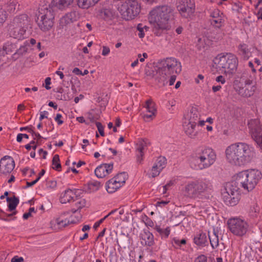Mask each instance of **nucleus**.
<instances>
[{
  "label": "nucleus",
  "mask_w": 262,
  "mask_h": 262,
  "mask_svg": "<svg viewBox=\"0 0 262 262\" xmlns=\"http://www.w3.org/2000/svg\"><path fill=\"white\" fill-rule=\"evenodd\" d=\"M7 17V12L5 10H0V23L2 24L5 21Z\"/></svg>",
  "instance_id": "49530a36"
},
{
  "label": "nucleus",
  "mask_w": 262,
  "mask_h": 262,
  "mask_svg": "<svg viewBox=\"0 0 262 262\" xmlns=\"http://www.w3.org/2000/svg\"><path fill=\"white\" fill-rule=\"evenodd\" d=\"M242 81L244 83L245 86L255 85V82L254 81L253 78L251 76H250L249 78H247L246 79H244L243 77Z\"/></svg>",
  "instance_id": "c03bdc74"
},
{
  "label": "nucleus",
  "mask_w": 262,
  "mask_h": 262,
  "mask_svg": "<svg viewBox=\"0 0 262 262\" xmlns=\"http://www.w3.org/2000/svg\"><path fill=\"white\" fill-rule=\"evenodd\" d=\"M52 13L48 9L44 10L43 13H40L37 17V24L39 28L43 31H47L53 26Z\"/></svg>",
  "instance_id": "ddd939ff"
},
{
  "label": "nucleus",
  "mask_w": 262,
  "mask_h": 262,
  "mask_svg": "<svg viewBox=\"0 0 262 262\" xmlns=\"http://www.w3.org/2000/svg\"><path fill=\"white\" fill-rule=\"evenodd\" d=\"M249 208L248 210L249 215L250 217L253 219H257L260 215V209L258 205L256 200H251V202L249 203Z\"/></svg>",
  "instance_id": "412c9836"
},
{
  "label": "nucleus",
  "mask_w": 262,
  "mask_h": 262,
  "mask_svg": "<svg viewBox=\"0 0 262 262\" xmlns=\"http://www.w3.org/2000/svg\"><path fill=\"white\" fill-rule=\"evenodd\" d=\"M182 191L186 198L205 201L212 197L213 186L210 181L206 179H198L188 182Z\"/></svg>",
  "instance_id": "7ed1b4c3"
},
{
  "label": "nucleus",
  "mask_w": 262,
  "mask_h": 262,
  "mask_svg": "<svg viewBox=\"0 0 262 262\" xmlns=\"http://www.w3.org/2000/svg\"><path fill=\"white\" fill-rule=\"evenodd\" d=\"M16 212L17 211H15L10 214H6L4 213L0 215V219L7 222L10 221V219H9V217H11L13 215L16 214Z\"/></svg>",
  "instance_id": "a18cd8bd"
},
{
  "label": "nucleus",
  "mask_w": 262,
  "mask_h": 262,
  "mask_svg": "<svg viewBox=\"0 0 262 262\" xmlns=\"http://www.w3.org/2000/svg\"><path fill=\"white\" fill-rule=\"evenodd\" d=\"M215 63L217 68L226 74H233L237 69L238 60L235 55L232 53H227L226 55L216 57Z\"/></svg>",
  "instance_id": "0eeeda50"
},
{
  "label": "nucleus",
  "mask_w": 262,
  "mask_h": 262,
  "mask_svg": "<svg viewBox=\"0 0 262 262\" xmlns=\"http://www.w3.org/2000/svg\"><path fill=\"white\" fill-rule=\"evenodd\" d=\"M140 238L142 240V245L151 247L155 244L153 234L149 230L144 229L140 234Z\"/></svg>",
  "instance_id": "aec40b11"
},
{
  "label": "nucleus",
  "mask_w": 262,
  "mask_h": 262,
  "mask_svg": "<svg viewBox=\"0 0 262 262\" xmlns=\"http://www.w3.org/2000/svg\"><path fill=\"white\" fill-rule=\"evenodd\" d=\"M74 0H53L52 4L59 9L63 10L70 6Z\"/></svg>",
  "instance_id": "cd10ccee"
},
{
  "label": "nucleus",
  "mask_w": 262,
  "mask_h": 262,
  "mask_svg": "<svg viewBox=\"0 0 262 262\" xmlns=\"http://www.w3.org/2000/svg\"><path fill=\"white\" fill-rule=\"evenodd\" d=\"M78 191H80L79 189H74L73 190L68 189L65 190L61 195L60 199V202L62 204L70 202L74 199V194H76V192Z\"/></svg>",
  "instance_id": "b1692460"
},
{
  "label": "nucleus",
  "mask_w": 262,
  "mask_h": 262,
  "mask_svg": "<svg viewBox=\"0 0 262 262\" xmlns=\"http://www.w3.org/2000/svg\"><path fill=\"white\" fill-rule=\"evenodd\" d=\"M207 258L204 255L199 256L195 260L194 262H207Z\"/></svg>",
  "instance_id": "864d4df0"
},
{
  "label": "nucleus",
  "mask_w": 262,
  "mask_h": 262,
  "mask_svg": "<svg viewBox=\"0 0 262 262\" xmlns=\"http://www.w3.org/2000/svg\"><path fill=\"white\" fill-rule=\"evenodd\" d=\"M96 125L100 135L101 136H104V127L102 124L100 122H97Z\"/></svg>",
  "instance_id": "8fccbe9b"
},
{
  "label": "nucleus",
  "mask_w": 262,
  "mask_h": 262,
  "mask_svg": "<svg viewBox=\"0 0 262 262\" xmlns=\"http://www.w3.org/2000/svg\"><path fill=\"white\" fill-rule=\"evenodd\" d=\"M158 70V66L154 67L151 66V67H146L145 69V74L147 76H148L150 78H155V79L158 82V79L157 78V71Z\"/></svg>",
  "instance_id": "7c9ffc66"
},
{
  "label": "nucleus",
  "mask_w": 262,
  "mask_h": 262,
  "mask_svg": "<svg viewBox=\"0 0 262 262\" xmlns=\"http://www.w3.org/2000/svg\"><path fill=\"white\" fill-rule=\"evenodd\" d=\"M261 172L256 169H250L239 172L231 186H236L239 189L248 191L253 190L261 178Z\"/></svg>",
  "instance_id": "20e7f679"
},
{
  "label": "nucleus",
  "mask_w": 262,
  "mask_h": 262,
  "mask_svg": "<svg viewBox=\"0 0 262 262\" xmlns=\"http://www.w3.org/2000/svg\"><path fill=\"white\" fill-rule=\"evenodd\" d=\"M45 83H46V86H45V88L47 90H50L51 89V87L49 86V85L51 84V78L50 77H47L46 79H45Z\"/></svg>",
  "instance_id": "052dcab7"
},
{
  "label": "nucleus",
  "mask_w": 262,
  "mask_h": 262,
  "mask_svg": "<svg viewBox=\"0 0 262 262\" xmlns=\"http://www.w3.org/2000/svg\"><path fill=\"white\" fill-rule=\"evenodd\" d=\"M47 186L48 187L54 188L56 186V182L55 181H50L48 182Z\"/></svg>",
  "instance_id": "0e129e2a"
},
{
  "label": "nucleus",
  "mask_w": 262,
  "mask_h": 262,
  "mask_svg": "<svg viewBox=\"0 0 262 262\" xmlns=\"http://www.w3.org/2000/svg\"><path fill=\"white\" fill-rule=\"evenodd\" d=\"M121 187V185H119V183L113 178L108 180L106 183V189L110 193L115 192Z\"/></svg>",
  "instance_id": "393cba45"
},
{
  "label": "nucleus",
  "mask_w": 262,
  "mask_h": 262,
  "mask_svg": "<svg viewBox=\"0 0 262 262\" xmlns=\"http://www.w3.org/2000/svg\"><path fill=\"white\" fill-rule=\"evenodd\" d=\"M225 154L227 161L236 166L249 163L255 157L254 147L244 142L231 144L226 149Z\"/></svg>",
  "instance_id": "f03ea898"
},
{
  "label": "nucleus",
  "mask_w": 262,
  "mask_h": 262,
  "mask_svg": "<svg viewBox=\"0 0 262 262\" xmlns=\"http://www.w3.org/2000/svg\"><path fill=\"white\" fill-rule=\"evenodd\" d=\"M148 140L147 139H140L138 141L137 144L136 152L139 154L144 153L145 147L147 146L148 144Z\"/></svg>",
  "instance_id": "72a5a7b5"
},
{
  "label": "nucleus",
  "mask_w": 262,
  "mask_h": 262,
  "mask_svg": "<svg viewBox=\"0 0 262 262\" xmlns=\"http://www.w3.org/2000/svg\"><path fill=\"white\" fill-rule=\"evenodd\" d=\"M210 22L213 27L220 28L224 24L223 13L218 9H214L210 12Z\"/></svg>",
  "instance_id": "f3484780"
},
{
  "label": "nucleus",
  "mask_w": 262,
  "mask_h": 262,
  "mask_svg": "<svg viewBox=\"0 0 262 262\" xmlns=\"http://www.w3.org/2000/svg\"><path fill=\"white\" fill-rule=\"evenodd\" d=\"M53 168L57 171L61 170V164L60 163L59 157L58 155H55L52 159Z\"/></svg>",
  "instance_id": "ea45409f"
},
{
  "label": "nucleus",
  "mask_w": 262,
  "mask_h": 262,
  "mask_svg": "<svg viewBox=\"0 0 262 262\" xmlns=\"http://www.w3.org/2000/svg\"><path fill=\"white\" fill-rule=\"evenodd\" d=\"M122 18L125 20L134 19L140 12L141 6L136 0H128L118 8Z\"/></svg>",
  "instance_id": "6e6552de"
},
{
  "label": "nucleus",
  "mask_w": 262,
  "mask_h": 262,
  "mask_svg": "<svg viewBox=\"0 0 262 262\" xmlns=\"http://www.w3.org/2000/svg\"><path fill=\"white\" fill-rule=\"evenodd\" d=\"M216 81L221 82L222 84H224L226 82L225 78L222 75L217 76L216 78Z\"/></svg>",
  "instance_id": "680f3d73"
},
{
  "label": "nucleus",
  "mask_w": 262,
  "mask_h": 262,
  "mask_svg": "<svg viewBox=\"0 0 262 262\" xmlns=\"http://www.w3.org/2000/svg\"><path fill=\"white\" fill-rule=\"evenodd\" d=\"M196 125L187 121L183 124V128L185 134L192 139H194L199 133V131L195 128Z\"/></svg>",
  "instance_id": "4be33fe9"
},
{
  "label": "nucleus",
  "mask_w": 262,
  "mask_h": 262,
  "mask_svg": "<svg viewBox=\"0 0 262 262\" xmlns=\"http://www.w3.org/2000/svg\"><path fill=\"white\" fill-rule=\"evenodd\" d=\"M172 243L174 244L178 247H181L180 239L177 238H173L172 239Z\"/></svg>",
  "instance_id": "338daca9"
},
{
  "label": "nucleus",
  "mask_w": 262,
  "mask_h": 262,
  "mask_svg": "<svg viewBox=\"0 0 262 262\" xmlns=\"http://www.w3.org/2000/svg\"><path fill=\"white\" fill-rule=\"evenodd\" d=\"M100 0H78V6L83 9H88L94 6Z\"/></svg>",
  "instance_id": "c756f323"
},
{
  "label": "nucleus",
  "mask_w": 262,
  "mask_h": 262,
  "mask_svg": "<svg viewBox=\"0 0 262 262\" xmlns=\"http://www.w3.org/2000/svg\"><path fill=\"white\" fill-rule=\"evenodd\" d=\"M39 154L40 156L42 157L43 159L46 158V156L47 155V151L43 150L42 149H40L39 150Z\"/></svg>",
  "instance_id": "69168bd1"
},
{
  "label": "nucleus",
  "mask_w": 262,
  "mask_h": 262,
  "mask_svg": "<svg viewBox=\"0 0 262 262\" xmlns=\"http://www.w3.org/2000/svg\"><path fill=\"white\" fill-rule=\"evenodd\" d=\"M79 14L76 11H71L67 13L60 19V25L63 27L76 21L79 18Z\"/></svg>",
  "instance_id": "6ab92c4d"
},
{
  "label": "nucleus",
  "mask_w": 262,
  "mask_h": 262,
  "mask_svg": "<svg viewBox=\"0 0 262 262\" xmlns=\"http://www.w3.org/2000/svg\"><path fill=\"white\" fill-rule=\"evenodd\" d=\"M16 45L10 42H7L3 47V50L6 52V54H10L14 51L16 52Z\"/></svg>",
  "instance_id": "e433bc0d"
},
{
  "label": "nucleus",
  "mask_w": 262,
  "mask_h": 262,
  "mask_svg": "<svg viewBox=\"0 0 262 262\" xmlns=\"http://www.w3.org/2000/svg\"><path fill=\"white\" fill-rule=\"evenodd\" d=\"M149 114H145L143 116V118L146 121H149L152 120L156 116V113H149Z\"/></svg>",
  "instance_id": "3c124183"
},
{
  "label": "nucleus",
  "mask_w": 262,
  "mask_h": 262,
  "mask_svg": "<svg viewBox=\"0 0 262 262\" xmlns=\"http://www.w3.org/2000/svg\"><path fill=\"white\" fill-rule=\"evenodd\" d=\"M250 134L252 139L262 149V125L257 119H251L248 123Z\"/></svg>",
  "instance_id": "f8f14e48"
},
{
  "label": "nucleus",
  "mask_w": 262,
  "mask_h": 262,
  "mask_svg": "<svg viewBox=\"0 0 262 262\" xmlns=\"http://www.w3.org/2000/svg\"><path fill=\"white\" fill-rule=\"evenodd\" d=\"M182 70L181 64L174 58H167L161 60L158 65L157 78L161 86L168 83V79L170 75L175 73L178 74Z\"/></svg>",
  "instance_id": "39448f33"
},
{
  "label": "nucleus",
  "mask_w": 262,
  "mask_h": 262,
  "mask_svg": "<svg viewBox=\"0 0 262 262\" xmlns=\"http://www.w3.org/2000/svg\"><path fill=\"white\" fill-rule=\"evenodd\" d=\"M110 52V48L106 46L103 47V50L102 52V55L103 56L107 55Z\"/></svg>",
  "instance_id": "13d9d810"
},
{
  "label": "nucleus",
  "mask_w": 262,
  "mask_h": 262,
  "mask_svg": "<svg viewBox=\"0 0 262 262\" xmlns=\"http://www.w3.org/2000/svg\"><path fill=\"white\" fill-rule=\"evenodd\" d=\"M34 127L32 126H26V127H21L19 128L20 131L27 130L28 133H31V134H34Z\"/></svg>",
  "instance_id": "603ef678"
},
{
  "label": "nucleus",
  "mask_w": 262,
  "mask_h": 262,
  "mask_svg": "<svg viewBox=\"0 0 262 262\" xmlns=\"http://www.w3.org/2000/svg\"><path fill=\"white\" fill-rule=\"evenodd\" d=\"M144 153L142 152V154L140 155L138 152H136L137 162L139 163H141L143 159V156Z\"/></svg>",
  "instance_id": "4d7b16f0"
},
{
  "label": "nucleus",
  "mask_w": 262,
  "mask_h": 262,
  "mask_svg": "<svg viewBox=\"0 0 262 262\" xmlns=\"http://www.w3.org/2000/svg\"><path fill=\"white\" fill-rule=\"evenodd\" d=\"M23 16H19L14 18L13 21L9 26V31L10 36L18 40L24 38L26 33L24 23L21 20Z\"/></svg>",
  "instance_id": "9d476101"
},
{
  "label": "nucleus",
  "mask_w": 262,
  "mask_h": 262,
  "mask_svg": "<svg viewBox=\"0 0 262 262\" xmlns=\"http://www.w3.org/2000/svg\"><path fill=\"white\" fill-rule=\"evenodd\" d=\"M177 9L183 17L188 18L194 12L195 5L190 0H179Z\"/></svg>",
  "instance_id": "4468645a"
},
{
  "label": "nucleus",
  "mask_w": 262,
  "mask_h": 262,
  "mask_svg": "<svg viewBox=\"0 0 262 262\" xmlns=\"http://www.w3.org/2000/svg\"><path fill=\"white\" fill-rule=\"evenodd\" d=\"M137 30L139 31L138 36L140 38H142L144 37L145 34L144 32V27H143V25L141 24H139L137 26Z\"/></svg>",
  "instance_id": "de8ad7c7"
},
{
  "label": "nucleus",
  "mask_w": 262,
  "mask_h": 262,
  "mask_svg": "<svg viewBox=\"0 0 262 262\" xmlns=\"http://www.w3.org/2000/svg\"><path fill=\"white\" fill-rule=\"evenodd\" d=\"M73 73L77 75L82 74V72L78 68H75L73 70Z\"/></svg>",
  "instance_id": "774afa93"
},
{
  "label": "nucleus",
  "mask_w": 262,
  "mask_h": 262,
  "mask_svg": "<svg viewBox=\"0 0 262 262\" xmlns=\"http://www.w3.org/2000/svg\"><path fill=\"white\" fill-rule=\"evenodd\" d=\"M166 161L167 160L165 157H160L157 159L154 165L158 168V169L162 170L166 166Z\"/></svg>",
  "instance_id": "4c0bfd02"
},
{
  "label": "nucleus",
  "mask_w": 262,
  "mask_h": 262,
  "mask_svg": "<svg viewBox=\"0 0 262 262\" xmlns=\"http://www.w3.org/2000/svg\"><path fill=\"white\" fill-rule=\"evenodd\" d=\"M85 203H86V202H85V200L84 199H81L80 200H79L78 201H77L76 203H75V205L77 207V209H71V212L73 213H75L76 212H77V211L81 209L82 208H83V207L85 206Z\"/></svg>",
  "instance_id": "37998d69"
},
{
  "label": "nucleus",
  "mask_w": 262,
  "mask_h": 262,
  "mask_svg": "<svg viewBox=\"0 0 262 262\" xmlns=\"http://www.w3.org/2000/svg\"><path fill=\"white\" fill-rule=\"evenodd\" d=\"M7 201L8 203L9 210L10 211L15 210L19 203V199L15 196L13 197H7Z\"/></svg>",
  "instance_id": "473e14b6"
},
{
  "label": "nucleus",
  "mask_w": 262,
  "mask_h": 262,
  "mask_svg": "<svg viewBox=\"0 0 262 262\" xmlns=\"http://www.w3.org/2000/svg\"><path fill=\"white\" fill-rule=\"evenodd\" d=\"M173 11V8L168 5L157 6L150 11L148 20L155 35L160 36L164 31L170 29Z\"/></svg>",
  "instance_id": "f257e3e1"
},
{
  "label": "nucleus",
  "mask_w": 262,
  "mask_h": 262,
  "mask_svg": "<svg viewBox=\"0 0 262 262\" xmlns=\"http://www.w3.org/2000/svg\"><path fill=\"white\" fill-rule=\"evenodd\" d=\"M39 120L41 121L44 118H47L48 112L47 111L41 112L40 113Z\"/></svg>",
  "instance_id": "e2e57ef3"
},
{
  "label": "nucleus",
  "mask_w": 262,
  "mask_h": 262,
  "mask_svg": "<svg viewBox=\"0 0 262 262\" xmlns=\"http://www.w3.org/2000/svg\"><path fill=\"white\" fill-rule=\"evenodd\" d=\"M238 190L236 186L232 187L231 183L227 186L226 192L222 194L223 201L227 205L234 206L237 204L239 200Z\"/></svg>",
  "instance_id": "9b49d317"
},
{
  "label": "nucleus",
  "mask_w": 262,
  "mask_h": 262,
  "mask_svg": "<svg viewBox=\"0 0 262 262\" xmlns=\"http://www.w3.org/2000/svg\"><path fill=\"white\" fill-rule=\"evenodd\" d=\"M169 79L168 80V82H169V85H172L174 84V82H175L176 80V76L175 75H170L169 76Z\"/></svg>",
  "instance_id": "6e6d98bb"
},
{
  "label": "nucleus",
  "mask_w": 262,
  "mask_h": 262,
  "mask_svg": "<svg viewBox=\"0 0 262 262\" xmlns=\"http://www.w3.org/2000/svg\"><path fill=\"white\" fill-rule=\"evenodd\" d=\"M162 170L158 169L155 165H154L151 168V174L152 177L158 176Z\"/></svg>",
  "instance_id": "09e8293b"
},
{
  "label": "nucleus",
  "mask_w": 262,
  "mask_h": 262,
  "mask_svg": "<svg viewBox=\"0 0 262 262\" xmlns=\"http://www.w3.org/2000/svg\"><path fill=\"white\" fill-rule=\"evenodd\" d=\"M27 48L25 46H22L20 48L16 50V52L13 54L12 57L16 60L19 56L23 55L27 52Z\"/></svg>",
  "instance_id": "58836bf2"
},
{
  "label": "nucleus",
  "mask_w": 262,
  "mask_h": 262,
  "mask_svg": "<svg viewBox=\"0 0 262 262\" xmlns=\"http://www.w3.org/2000/svg\"><path fill=\"white\" fill-rule=\"evenodd\" d=\"M208 238L210 240L211 246L213 249L217 248L219 246V239L217 232L213 229V232H208Z\"/></svg>",
  "instance_id": "bb28decb"
},
{
  "label": "nucleus",
  "mask_w": 262,
  "mask_h": 262,
  "mask_svg": "<svg viewBox=\"0 0 262 262\" xmlns=\"http://www.w3.org/2000/svg\"><path fill=\"white\" fill-rule=\"evenodd\" d=\"M155 104L151 100H147L146 101L145 107L148 113H156Z\"/></svg>",
  "instance_id": "79ce46f5"
},
{
  "label": "nucleus",
  "mask_w": 262,
  "mask_h": 262,
  "mask_svg": "<svg viewBox=\"0 0 262 262\" xmlns=\"http://www.w3.org/2000/svg\"><path fill=\"white\" fill-rule=\"evenodd\" d=\"M81 215L77 216L71 215L70 211L62 213L58 218L56 219V223L59 227H64L70 224H76L80 220Z\"/></svg>",
  "instance_id": "2eb2a0df"
},
{
  "label": "nucleus",
  "mask_w": 262,
  "mask_h": 262,
  "mask_svg": "<svg viewBox=\"0 0 262 262\" xmlns=\"http://www.w3.org/2000/svg\"><path fill=\"white\" fill-rule=\"evenodd\" d=\"M155 229L159 233L162 238H167L170 232L169 227H167L165 229H162L159 226L157 225Z\"/></svg>",
  "instance_id": "f704fd0d"
},
{
  "label": "nucleus",
  "mask_w": 262,
  "mask_h": 262,
  "mask_svg": "<svg viewBox=\"0 0 262 262\" xmlns=\"http://www.w3.org/2000/svg\"><path fill=\"white\" fill-rule=\"evenodd\" d=\"M193 242L199 246H206L208 244V238L206 234L203 232L197 233L194 236Z\"/></svg>",
  "instance_id": "5701e85b"
},
{
  "label": "nucleus",
  "mask_w": 262,
  "mask_h": 262,
  "mask_svg": "<svg viewBox=\"0 0 262 262\" xmlns=\"http://www.w3.org/2000/svg\"><path fill=\"white\" fill-rule=\"evenodd\" d=\"M244 95L246 97H249L252 96L256 90L255 85L245 86Z\"/></svg>",
  "instance_id": "a19ab883"
},
{
  "label": "nucleus",
  "mask_w": 262,
  "mask_h": 262,
  "mask_svg": "<svg viewBox=\"0 0 262 262\" xmlns=\"http://www.w3.org/2000/svg\"><path fill=\"white\" fill-rule=\"evenodd\" d=\"M187 116L189 123L196 124L200 120V113L196 108L192 107Z\"/></svg>",
  "instance_id": "a878e982"
},
{
  "label": "nucleus",
  "mask_w": 262,
  "mask_h": 262,
  "mask_svg": "<svg viewBox=\"0 0 262 262\" xmlns=\"http://www.w3.org/2000/svg\"><path fill=\"white\" fill-rule=\"evenodd\" d=\"M230 231L234 235L242 236L245 235L248 230V224L239 218L230 219L228 221Z\"/></svg>",
  "instance_id": "1a4fd4ad"
},
{
  "label": "nucleus",
  "mask_w": 262,
  "mask_h": 262,
  "mask_svg": "<svg viewBox=\"0 0 262 262\" xmlns=\"http://www.w3.org/2000/svg\"><path fill=\"white\" fill-rule=\"evenodd\" d=\"M216 159L215 151L208 146H200L195 150L194 160L196 163L194 168L202 170L212 165Z\"/></svg>",
  "instance_id": "423d86ee"
},
{
  "label": "nucleus",
  "mask_w": 262,
  "mask_h": 262,
  "mask_svg": "<svg viewBox=\"0 0 262 262\" xmlns=\"http://www.w3.org/2000/svg\"><path fill=\"white\" fill-rule=\"evenodd\" d=\"M14 167V161L10 156H5L0 160V172L3 174L11 173Z\"/></svg>",
  "instance_id": "dca6fc26"
},
{
  "label": "nucleus",
  "mask_w": 262,
  "mask_h": 262,
  "mask_svg": "<svg viewBox=\"0 0 262 262\" xmlns=\"http://www.w3.org/2000/svg\"><path fill=\"white\" fill-rule=\"evenodd\" d=\"M24 259L21 257H18L17 256H15L13 257L11 261V262H22L23 261Z\"/></svg>",
  "instance_id": "bf43d9fd"
},
{
  "label": "nucleus",
  "mask_w": 262,
  "mask_h": 262,
  "mask_svg": "<svg viewBox=\"0 0 262 262\" xmlns=\"http://www.w3.org/2000/svg\"><path fill=\"white\" fill-rule=\"evenodd\" d=\"M239 54L242 56L244 59L247 60L249 57L250 51L248 46L245 43H241L238 47Z\"/></svg>",
  "instance_id": "c85d7f7f"
},
{
  "label": "nucleus",
  "mask_w": 262,
  "mask_h": 262,
  "mask_svg": "<svg viewBox=\"0 0 262 262\" xmlns=\"http://www.w3.org/2000/svg\"><path fill=\"white\" fill-rule=\"evenodd\" d=\"M113 168V164H102L98 166L95 170V173L97 177L102 178L110 174Z\"/></svg>",
  "instance_id": "a211bd4d"
},
{
  "label": "nucleus",
  "mask_w": 262,
  "mask_h": 262,
  "mask_svg": "<svg viewBox=\"0 0 262 262\" xmlns=\"http://www.w3.org/2000/svg\"><path fill=\"white\" fill-rule=\"evenodd\" d=\"M61 118L62 115L60 114H57L55 118V120L57 122L58 125H61L63 123V121L61 120Z\"/></svg>",
  "instance_id": "5fc2aeb1"
},
{
  "label": "nucleus",
  "mask_w": 262,
  "mask_h": 262,
  "mask_svg": "<svg viewBox=\"0 0 262 262\" xmlns=\"http://www.w3.org/2000/svg\"><path fill=\"white\" fill-rule=\"evenodd\" d=\"M101 186V183L99 182L94 180L91 181L87 184L86 191L91 193L97 191Z\"/></svg>",
  "instance_id": "2f4dec72"
},
{
  "label": "nucleus",
  "mask_w": 262,
  "mask_h": 262,
  "mask_svg": "<svg viewBox=\"0 0 262 262\" xmlns=\"http://www.w3.org/2000/svg\"><path fill=\"white\" fill-rule=\"evenodd\" d=\"M127 175L126 172H123L120 173H118L116 176H115L113 178L116 182L119 183V185H121L122 187L125 183V181L127 179Z\"/></svg>",
  "instance_id": "c9c22d12"
}]
</instances>
